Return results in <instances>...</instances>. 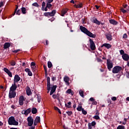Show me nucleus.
<instances>
[{
	"label": "nucleus",
	"mask_w": 129,
	"mask_h": 129,
	"mask_svg": "<svg viewBox=\"0 0 129 129\" xmlns=\"http://www.w3.org/2000/svg\"><path fill=\"white\" fill-rule=\"evenodd\" d=\"M80 30L82 32V33H84V34H85L87 35V36H88V37H90V38H96V35L93 34L92 32L89 31L87 28H86L85 27H83V26H80Z\"/></svg>",
	"instance_id": "f257e3e1"
},
{
	"label": "nucleus",
	"mask_w": 129,
	"mask_h": 129,
	"mask_svg": "<svg viewBox=\"0 0 129 129\" xmlns=\"http://www.w3.org/2000/svg\"><path fill=\"white\" fill-rule=\"evenodd\" d=\"M8 123L9 125H18L19 122L17 121L15 119V117L11 116L9 118Z\"/></svg>",
	"instance_id": "f03ea898"
},
{
	"label": "nucleus",
	"mask_w": 129,
	"mask_h": 129,
	"mask_svg": "<svg viewBox=\"0 0 129 129\" xmlns=\"http://www.w3.org/2000/svg\"><path fill=\"white\" fill-rule=\"evenodd\" d=\"M122 70V68L121 67L115 66L112 69V73H113V74H116L120 72V71H121Z\"/></svg>",
	"instance_id": "7ed1b4c3"
},
{
	"label": "nucleus",
	"mask_w": 129,
	"mask_h": 129,
	"mask_svg": "<svg viewBox=\"0 0 129 129\" xmlns=\"http://www.w3.org/2000/svg\"><path fill=\"white\" fill-rule=\"evenodd\" d=\"M89 42H90V47L92 51H94V50H96V46H95V43H94V41L91 39H89Z\"/></svg>",
	"instance_id": "20e7f679"
},
{
	"label": "nucleus",
	"mask_w": 129,
	"mask_h": 129,
	"mask_svg": "<svg viewBox=\"0 0 129 129\" xmlns=\"http://www.w3.org/2000/svg\"><path fill=\"white\" fill-rule=\"evenodd\" d=\"M107 66L109 71H111V69L113 67V63L109 59H107Z\"/></svg>",
	"instance_id": "39448f33"
},
{
	"label": "nucleus",
	"mask_w": 129,
	"mask_h": 129,
	"mask_svg": "<svg viewBox=\"0 0 129 129\" xmlns=\"http://www.w3.org/2000/svg\"><path fill=\"white\" fill-rule=\"evenodd\" d=\"M27 121L28 126H32L34 124V119L32 116L28 117Z\"/></svg>",
	"instance_id": "423d86ee"
},
{
	"label": "nucleus",
	"mask_w": 129,
	"mask_h": 129,
	"mask_svg": "<svg viewBox=\"0 0 129 129\" xmlns=\"http://www.w3.org/2000/svg\"><path fill=\"white\" fill-rule=\"evenodd\" d=\"M74 7L76 9H82L83 8V3L78 2H76Z\"/></svg>",
	"instance_id": "0eeeda50"
},
{
	"label": "nucleus",
	"mask_w": 129,
	"mask_h": 129,
	"mask_svg": "<svg viewBox=\"0 0 129 129\" xmlns=\"http://www.w3.org/2000/svg\"><path fill=\"white\" fill-rule=\"evenodd\" d=\"M16 95H17V93H16V91H9V98H15L16 97Z\"/></svg>",
	"instance_id": "6e6552de"
},
{
	"label": "nucleus",
	"mask_w": 129,
	"mask_h": 129,
	"mask_svg": "<svg viewBox=\"0 0 129 129\" xmlns=\"http://www.w3.org/2000/svg\"><path fill=\"white\" fill-rule=\"evenodd\" d=\"M31 111H32V109L31 108H29L27 110H23L21 112L22 114H24L26 116L28 115L29 113H31Z\"/></svg>",
	"instance_id": "1a4fd4ad"
},
{
	"label": "nucleus",
	"mask_w": 129,
	"mask_h": 129,
	"mask_svg": "<svg viewBox=\"0 0 129 129\" xmlns=\"http://www.w3.org/2000/svg\"><path fill=\"white\" fill-rule=\"evenodd\" d=\"M47 90L48 92L51 90V83L50 82V78L49 77H47Z\"/></svg>",
	"instance_id": "9d476101"
},
{
	"label": "nucleus",
	"mask_w": 129,
	"mask_h": 129,
	"mask_svg": "<svg viewBox=\"0 0 129 129\" xmlns=\"http://www.w3.org/2000/svg\"><path fill=\"white\" fill-rule=\"evenodd\" d=\"M105 36L108 41H111L112 40V36L111 35V33H110V32L105 33Z\"/></svg>",
	"instance_id": "9b49d317"
},
{
	"label": "nucleus",
	"mask_w": 129,
	"mask_h": 129,
	"mask_svg": "<svg viewBox=\"0 0 129 129\" xmlns=\"http://www.w3.org/2000/svg\"><path fill=\"white\" fill-rule=\"evenodd\" d=\"M17 88H18V86L16 84V83H14L10 88V91H16Z\"/></svg>",
	"instance_id": "f8f14e48"
},
{
	"label": "nucleus",
	"mask_w": 129,
	"mask_h": 129,
	"mask_svg": "<svg viewBox=\"0 0 129 129\" xmlns=\"http://www.w3.org/2000/svg\"><path fill=\"white\" fill-rule=\"evenodd\" d=\"M25 100V98H24V96H21L19 97V103L20 105H24V101Z\"/></svg>",
	"instance_id": "ddd939ff"
},
{
	"label": "nucleus",
	"mask_w": 129,
	"mask_h": 129,
	"mask_svg": "<svg viewBox=\"0 0 129 129\" xmlns=\"http://www.w3.org/2000/svg\"><path fill=\"white\" fill-rule=\"evenodd\" d=\"M101 48H103V47L106 48L107 49H110L112 46L109 43H103L101 46Z\"/></svg>",
	"instance_id": "4468645a"
},
{
	"label": "nucleus",
	"mask_w": 129,
	"mask_h": 129,
	"mask_svg": "<svg viewBox=\"0 0 129 129\" xmlns=\"http://www.w3.org/2000/svg\"><path fill=\"white\" fill-rule=\"evenodd\" d=\"M21 80V77L19 76L18 75H15L14 77V83H17V82H19Z\"/></svg>",
	"instance_id": "2eb2a0df"
},
{
	"label": "nucleus",
	"mask_w": 129,
	"mask_h": 129,
	"mask_svg": "<svg viewBox=\"0 0 129 129\" xmlns=\"http://www.w3.org/2000/svg\"><path fill=\"white\" fill-rule=\"evenodd\" d=\"M122 58L124 61H128L129 59V56L128 54L125 53L122 55Z\"/></svg>",
	"instance_id": "dca6fc26"
},
{
	"label": "nucleus",
	"mask_w": 129,
	"mask_h": 129,
	"mask_svg": "<svg viewBox=\"0 0 129 129\" xmlns=\"http://www.w3.org/2000/svg\"><path fill=\"white\" fill-rule=\"evenodd\" d=\"M26 94H27L29 96L32 94V91H31V88L29 86H27V88L26 90Z\"/></svg>",
	"instance_id": "f3484780"
},
{
	"label": "nucleus",
	"mask_w": 129,
	"mask_h": 129,
	"mask_svg": "<svg viewBox=\"0 0 129 129\" xmlns=\"http://www.w3.org/2000/svg\"><path fill=\"white\" fill-rule=\"evenodd\" d=\"M109 22L110 24H111V25H117L118 24V22L114 19H110L109 20Z\"/></svg>",
	"instance_id": "a211bd4d"
},
{
	"label": "nucleus",
	"mask_w": 129,
	"mask_h": 129,
	"mask_svg": "<svg viewBox=\"0 0 129 129\" xmlns=\"http://www.w3.org/2000/svg\"><path fill=\"white\" fill-rule=\"evenodd\" d=\"M25 71L28 73V75H29V76H33V73L31 72V70H30V69H25Z\"/></svg>",
	"instance_id": "6ab92c4d"
},
{
	"label": "nucleus",
	"mask_w": 129,
	"mask_h": 129,
	"mask_svg": "<svg viewBox=\"0 0 129 129\" xmlns=\"http://www.w3.org/2000/svg\"><path fill=\"white\" fill-rule=\"evenodd\" d=\"M11 47V43L9 42H6L4 45V49H8Z\"/></svg>",
	"instance_id": "aec40b11"
},
{
	"label": "nucleus",
	"mask_w": 129,
	"mask_h": 129,
	"mask_svg": "<svg viewBox=\"0 0 129 129\" xmlns=\"http://www.w3.org/2000/svg\"><path fill=\"white\" fill-rule=\"evenodd\" d=\"M89 100H90V101L92 102V104H93V105H96V104H97V102H96V101H95V99H94V98L93 97L90 98Z\"/></svg>",
	"instance_id": "412c9836"
},
{
	"label": "nucleus",
	"mask_w": 129,
	"mask_h": 129,
	"mask_svg": "<svg viewBox=\"0 0 129 129\" xmlns=\"http://www.w3.org/2000/svg\"><path fill=\"white\" fill-rule=\"evenodd\" d=\"M60 96V95L57 93L56 94H53L52 95V97L54 99H57V100H60V99H59V97Z\"/></svg>",
	"instance_id": "4be33fe9"
},
{
	"label": "nucleus",
	"mask_w": 129,
	"mask_h": 129,
	"mask_svg": "<svg viewBox=\"0 0 129 129\" xmlns=\"http://www.w3.org/2000/svg\"><path fill=\"white\" fill-rule=\"evenodd\" d=\"M92 22L94 23V24H96V25H100V21H98L96 18L93 19Z\"/></svg>",
	"instance_id": "5701e85b"
},
{
	"label": "nucleus",
	"mask_w": 129,
	"mask_h": 129,
	"mask_svg": "<svg viewBox=\"0 0 129 129\" xmlns=\"http://www.w3.org/2000/svg\"><path fill=\"white\" fill-rule=\"evenodd\" d=\"M63 80L66 83L69 84V77L68 76H65L64 77Z\"/></svg>",
	"instance_id": "b1692460"
},
{
	"label": "nucleus",
	"mask_w": 129,
	"mask_h": 129,
	"mask_svg": "<svg viewBox=\"0 0 129 129\" xmlns=\"http://www.w3.org/2000/svg\"><path fill=\"white\" fill-rule=\"evenodd\" d=\"M31 112L33 113V114H36V113L38 112V110H37L35 107H33L32 108Z\"/></svg>",
	"instance_id": "393cba45"
},
{
	"label": "nucleus",
	"mask_w": 129,
	"mask_h": 129,
	"mask_svg": "<svg viewBox=\"0 0 129 129\" xmlns=\"http://www.w3.org/2000/svg\"><path fill=\"white\" fill-rule=\"evenodd\" d=\"M71 104H72V103L71 102H69L68 104L67 103L65 104V106L68 108H72V107L71 106Z\"/></svg>",
	"instance_id": "a878e982"
},
{
	"label": "nucleus",
	"mask_w": 129,
	"mask_h": 129,
	"mask_svg": "<svg viewBox=\"0 0 129 129\" xmlns=\"http://www.w3.org/2000/svg\"><path fill=\"white\" fill-rule=\"evenodd\" d=\"M18 9H19V6L18 5H16V9L15 10V11L14 12V13L10 16V18H12V17H13V16H15L16 15V13H17V11H18Z\"/></svg>",
	"instance_id": "bb28decb"
},
{
	"label": "nucleus",
	"mask_w": 129,
	"mask_h": 129,
	"mask_svg": "<svg viewBox=\"0 0 129 129\" xmlns=\"http://www.w3.org/2000/svg\"><path fill=\"white\" fill-rule=\"evenodd\" d=\"M50 17H54L56 14V10H53L51 12H49Z\"/></svg>",
	"instance_id": "cd10ccee"
},
{
	"label": "nucleus",
	"mask_w": 129,
	"mask_h": 129,
	"mask_svg": "<svg viewBox=\"0 0 129 129\" xmlns=\"http://www.w3.org/2000/svg\"><path fill=\"white\" fill-rule=\"evenodd\" d=\"M40 120H41V118L40 117V116H36L35 117L34 121H36V122H38L39 123V122H40Z\"/></svg>",
	"instance_id": "c85d7f7f"
},
{
	"label": "nucleus",
	"mask_w": 129,
	"mask_h": 129,
	"mask_svg": "<svg viewBox=\"0 0 129 129\" xmlns=\"http://www.w3.org/2000/svg\"><path fill=\"white\" fill-rule=\"evenodd\" d=\"M26 11H27V9H26V8L22 7L21 8V12H22V14H23V15L26 14Z\"/></svg>",
	"instance_id": "c756f323"
},
{
	"label": "nucleus",
	"mask_w": 129,
	"mask_h": 129,
	"mask_svg": "<svg viewBox=\"0 0 129 129\" xmlns=\"http://www.w3.org/2000/svg\"><path fill=\"white\" fill-rule=\"evenodd\" d=\"M79 94L82 97H84V92L82 90L79 91Z\"/></svg>",
	"instance_id": "7c9ffc66"
},
{
	"label": "nucleus",
	"mask_w": 129,
	"mask_h": 129,
	"mask_svg": "<svg viewBox=\"0 0 129 129\" xmlns=\"http://www.w3.org/2000/svg\"><path fill=\"white\" fill-rule=\"evenodd\" d=\"M67 12H68V9L67 8L63 9L62 11H61V13H62V14L64 15H66V14H67Z\"/></svg>",
	"instance_id": "2f4dec72"
},
{
	"label": "nucleus",
	"mask_w": 129,
	"mask_h": 129,
	"mask_svg": "<svg viewBox=\"0 0 129 129\" xmlns=\"http://www.w3.org/2000/svg\"><path fill=\"white\" fill-rule=\"evenodd\" d=\"M47 66L48 68H51L53 66V64H52V62L51 61H48Z\"/></svg>",
	"instance_id": "473e14b6"
},
{
	"label": "nucleus",
	"mask_w": 129,
	"mask_h": 129,
	"mask_svg": "<svg viewBox=\"0 0 129 129\" xmlns=\"http://www.w3.org/2000/svg\"><path fill=\"white\" fill-rule=\"evenodd\" d=\"M37 101L39 103L41 102V96H40V94L37 95Z\"/></svg>",
	"instance_id": "72a5a7b5"
},
{
	"label": "nucleus",
	"mask_w": 129,
	"mask_h": 129,
	"mask_svg": "<svg viewBox=\"0 0 129 129\" xmlns=\"http://www.w3.org/2000/svg\"><path fill=\"white\" fill-rule=\"evenodd\" d=\"M82 109H83V108H82V106H78V107L77 108V110L78 111H82Z\"/></svg>",
	"instance_id": "f704fd0d"
},
{
	"label": "nucleus",
	"mask_w": 129,
	"mask_h": 129,
	"mask_svg": "<svg viewBox=\"0 0 129 129\" xmlns=\"http://www.w3.org/2000/svg\"><path fill=\"white\" fill-rule=\"evenodd\" d=\"M120 10L121 11V12H122L123 14H125V13H127V11L124 10V9L122 8H120Z\"/></svg>",
	"instance_id": "c9c22d12"
},
{
	"label": "nucleus",
	"mask_w": 129,
	"mask_h": 129,
	"mask_svg": "<svg viewBox=\"0 0 129 129\" xmlns=\"http://www.w3.org/2000/svg\"><path fill=\"white\" fill-rule=\"evenodd\" d=\"M125 127L123 125H119L117 127V129H124Z\"/></svg>",
	"instance_id": "e433bc0d"
},
{
	"label": "nucleus",
	"mask_w": 129,
	"mask_h": 129,
	"mask_svg": "<svg viewBox=\"0 0 129 129\" xmlns=\"http://www.w3.org/2000/svg\"><path fill=\"white\" fill-rule=\"evenodd\" d=\"M46 8L48 9H51V8H52V4L46 3Z\"/></svg>",
	"instance_id": "4c0bfd02"
},
{
	"label": "nucleus",
	"mask_w": 129,
	"mask_h": 129,
	"mask_svg": "<svg viewBox=\"0 0 129 129\" xmlns=\"http://www.w3.org/2000/svg\"><path fill=\"white\" fill-rule=\"evenodd\" d=\"M32 6L33 7H36V8H39V7H40L39 4H38L37 3H34L32 4Z\"/></svg>",
	"instance_id": "58836bf2"
},
{
	"label": "nucleus",
	"mask_w": 129,
	"mask_h": 129,
	"mask_svg": "<svg viewBox=\"0 0 129 129\" xmlns=\"http://www.w3.org/2000/svg\"><path fill=\"white\" fill-rule=\"evenodd\" d=\"M45 6H46V3H45V2H43L42 4V11H44V8H45Z\"/></svg>",
	"instance_id": "ea45409f"
},
{
	"label": "nucleus",
	"mask_w": 129,
	"mask_h": 129,
	"mask_svg": "<svg viewBox=\"0 0 129 129\" xmlns=\"http://www.w3.org/2000/svg\"><path fill=\"white\" fill-rule=\"evenodd\" d=\"M10 64L11 66H15L16 65V61H15L14 60H12L10 62Z\"/></svg>",
	"instance_id": "a19ab883"
},
{
	"label": "nucleus",
	"mask_w": 129,
	"mask_h": 129,
	"mask_svg": "<svg viewBox=\"0 0 129 129\" xmlns=\"http://www.w3.org/2000/svg\"><path fill=\"white\" fill-rule=\"evenodd\" d=\"M44 15L45 17H50V12H45L44 13Z\"/></svg>",
	"instance_id": "79ce46f5"
},
{
	"label": "nucleus",
	"mask_w": 129,
	"mask_h": 129,
	"mask_svg": "<svg viewBox=\"0 0 129 129\" xmlns=\"http://www.w3.org/2000/svg\"><path fill=\"white\" fill-rule=\"evenodd\" d=\"M56 88H57V85H53L51 88V90L56 91Z\"/></svg>",
	"instance_id": "37998d69"
},
{
	"label": "nucleus",
	"mask_w": 129,
	"mask_h": 129,
	"mask_svg": "<svg viewBox=\"0 0 129 129\" xmlns=\"http://www.w3.org/2000/svg\"><path fill=\"white\" fill-rule=\"evenodd\" d=\"M72 91V90L71 89H69L67 90L66 93H68V94H71V92Z\"/></svg>",
	"instance_id": "c03bdc74"
},
{
	"label": "nucleus",
	"mask_w": 129,
	"mask_h": 129,
	"mask_svg": "<svg viewBox=\"0 0 129 129\" xmlns=\"http://www.w3.org/2000/svg\"><path fill=\"white\" fill-rule=\"evenodd\" d=\"M82 111L83 114H84L85 115L87 114V112H86V111H85V110H84V108H83L82 109Z\"/></svg>",
	"instance_id": "a18cd8bd"
},
{
	"label": "nucleus",
	"mask_w": 129,
	"mask_h": 129,
	"mask_svg": "<svg viewBox=\"0 0 129 129\" xmlns=\"http://www.w3.org/2000/svg\"><path fill=\"white\" fill-rule=\"evenodd\" d=\"M66 113L69 116H71V115L73 114L72 111H67Z\"/></svg>",
	"instance_id": "49530a36"
},
{
	"label": "nucleus",
	"mask_w": 129,
	"mask_h": 129,
	"mask_svg": "<svg viewBox=\"0 0 129 129\" xmlns=\"http://www.w3.org/2000/svg\"><path fill=\"white\" fill-rule=\"evenodd\" d=\"M31 69H32V71L34 72V71H36V70H37V67H36V66L32 67Z\"/></svg>",
	"instance_id": "de8ad7c7"
},
{
	"label": "nucleus",
	"mask_w": 129,
	"mask_h": 129,
	"mask_svg": "<svg viewBox=\"0 0 129 129\" xmlns=\"http://www.w3.org/2000/svg\"><path fill=\"white\" fill-rule=\"evenodd\" d=\"M4 71H5V72H6V73H9L10 71V70H9V69H8L7 68H4Z\"/></svg>",
	"instance_id": "09e8293b"
},
{
	"label": "nucleus",
	"mask_w": 129,
	"mask_h": 129,
	"mask_svg": "<svg viewBox=\"0 0 129 129\" xmlns=\"http://www.w3.org/2000/svg\"><path fill=\"white\" fill-rule=\"evenodd\" d=\"M16 15L20 16L21 15V10L19 9L16 13Z\"/></svg>",
	"instance_id": "8fccbe9b"
},
{
	"label": "nucleus",
	"mask_w": 129,
	"mask_h": 129,
	"mask_svg": "<svg viewBox=\"0 0 129 129\" xmlns=\"http://www.w3.org/2000/svg\"><path fill=\"white\" fill-rule=\"evenodd\" d=\"M43 67H44V71L45 72V75H47V67H46V66H43Z\"/></svg>",
	"instance_id": "3c124183"
},
{
	"label": "nucleus",
	"mask_w": 129,
	"mask_h": 129,
	"mask_svg": "<svg viewBox=\"0 0 129 129\" xmlns=\"http://www.w3.org/2000/svg\"><path fill=\"white\" fill-rule=\"evenodd\" d=\"M54 0H46V4H51V3H53Z\"/></svg>",
	"instance_id": "603ef678"
},
{
	"label": "nucleus",
	"mask_w": 129,
	"mask_h": 129,
	"mask_svg": "<svg viewBox=\"0 0 129 129\" xmlns=\"http://www.w3.org/2000/svg\"><path fill=\"white\" fill-rule=\"evenodd\" d=\"M96 124V122H95V121H93L91 123V125H92V126H94V125H95Z\"/></svg>",
	"instance_id": "864d4df0"
},
{
	"label": "nucleus",
	"mask_w": 129,
	"mask_h": 129,
	"mask_svg": "<svg viewBox=\"0 0 129 129\" xmlns=\"http://www.w3.org/2000/svg\"><path fill=\"white\" fill-rule=\"evenodd\" d=\"M7 74L9 75L10 77H13V75L10 71L9 72V73H7Z\"/></svg>",
	"instance_id": "5fc2aeb1"
},
{
	"label": "nucleus",
	"mask_w": 129,
	"mask_h": 129,
	"mask_svg": "<svg viewBox=\"0 0 129 129\" xmlns=\"http://www.w3.org/2000/svg\"><path fill=\"white\" fill-rule=\"evenodd\" d=\"M120 54L122 55H123L124 54H125V53H124V51H123V50L121 49L120 50Z\"/></svg>",
	"instance_id": "6e6d98bb"
},
{
	"label": "nucleus",
	"mask_w": 129,
	"mask_h": 129,
	"mask_svg": "<svg viewBox=\"0 0 129 129\" xmlns=\"http://www.w3.org/2000/svg\"><path fill=\"white\" fill-rule=\"evenodd\" d=\"M88 128L89 129H92V125H91V123H88Z\"/></svg>",
	"instance_id": "4d7b16f0"
},
{
	"label": "nucleus",
	"mask_w": 129,
	"mask_h": 129,
	"mask_svg": "<svg viewBox=\"0 0 129 129\" xmlns=\"http://www.w3.org/2000/svg\"><path fill=\"white\" fill-rule=\"evenodd\" d=\"M36 66V63L34 62H32L31 63V67H34Z\"/></svg>",
	"instance_id": "13d9d810"
},
{
	"label": "nucleus",
	"mask_w": 129,
	"mask_h": 129,
	"mask_svg": "<svg viewBox=\"0 0 129 129\" xmlns=\"http://www.w3.org/2000/svg\"><path fill=\"white\" fill-rule=\"evenodd\" d=\"M126 38H127V35L125 33L123 34V36H122V38L123 39H126Z\"/></svg>",
	"instance_id": "bf43d9fd"
},
{
	"label": "nucleus",
	"mask_w": 129,
	"mask_h": 129,
	"mask_svg": "<svg viewBox=\"0 0 129 129\" xmlns=\"http://www.w3.org/2000/svg\"><path fill=\"white\" fill-rule=\"evenodd\" d=\"M21 51V49H17V50H13V53H18V52H20Z\"/></svg>",
	"instance_id": "052dcab7"
},
{
	"label": "nucleus",
	"mask_w": 129,
	"mask_h": 129,
	"mask_svg": "<svg viewBox=\"0 0 129 129\" xmlns=\"http://www.w3.org/2000/svg\"><path fill=\"white\" fill-rule=\"evenodd\" d=\"M52 81H55L56 80V77L55 76H53L51 78Z\"/></svg>",
	"instance_id": "680f3d73"
},
{
	"label": "nucleus",
	"mask_w": 129,
	"mask_h": 129,
	"mask_svg": "<svg viewBox=\"0 0 129 129\" xmlns=\"http://www.w3.org/2000/svg\"><path fill=\"white\" fill-rule=\"evenodd\" d=\"M111 100L113 101H115V100H116V97H112L111 98Z\"/></svg>",
	"instance_id": "e2e57ef3"
},
{
	"label": "nucleus",
	"mask_w": 129,
	"mask_h": 129,
	"mask_svg": "<svg viewBox=\"0 0 129 129\" xmlns=\"http://www.w3.org/2000/svg\"><path fill=\"white\" fill-rule=\"evenodd\" d=\"M11 108H12L13 109H16V108H17V107L15 106V105H11Z\"/></svg>",
	"instance_id": "0e129e2a"
},
{
	"label": "nucleus",
	"mask_w": 129,
	"mask_h": 129,
	"mask_svg": "<svg viewBox=\"0 0 129 129\" xmlns=\"http://www.w3.org/2000/svg\"><path fill=\"white\" fill-rule=\"evenodd\" d=\"M94 118L95 119H99L100 117H99V116H98V115H95L94 116Z\"/></svg>",
	"instance_id": "69168bd1"
},
{
	"label": "nucleus",
	"mask_w": 129,
	"mask_h": 129,
	"mask_svg": "<svg viewBox=\"0 0 129 129\" xmlns=\"http://www.w3.org/2000/svg\"><path fill=\"white\" fill-rule=\"evenodd\" d=\"M127 6H128L127 4H123V9H126Z\"/></svg>",
	"instance_id": "338daca9"
},
{
	"label": "nucleus",
	"mask_w": 129,
	"mask_h": 129,
	"mask_svg": "<svg viewBox=\"0 0 129 129\" xmlns=\"http://www.w3.org/2000/svg\"><path fill=\"white\" fill-rule=\"evenodd\" d=\"M126 76L127 78H129V72H126Z\"/></svg>",
	"instance_id": "774afa93"
}]
</instances>
